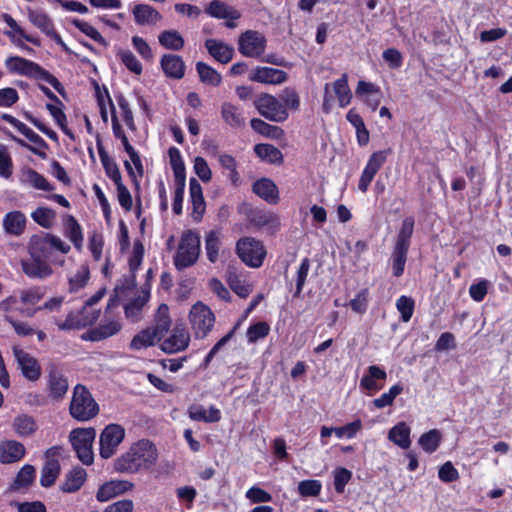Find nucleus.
<instances>
[{
    "label": "nucleus",
    "instance_id": "obj_64",
    "mask_svg": "<svg viewBox=\"0 0 512 512\" xmlns=\"http://www.w3.org/2000/svg\"><path fill=\"white\" fill-rule=\"evenodd\" d=\"M280 101L285 106L286 110H298L300 107V97L298 93L292 88H285L281 95Z\"/></svg>",
    "mask_w": 512,
    "mask_h": 512
},
{
    "label": "nucleus",
    "instance_id": "obj_47",
    "mask_svg": "<svg viewBox=\"0 0 512 512\" xmlns=\"http://www.w3.org/2000/svg\"><path fill=\"white\" fill-rule=\"evenodd\" d=\"M31 218L45 229L51 228L56 220V212L48 207H38L31 213Z\"/></svg>",
    "mask_w": 512,
    "mask_h": 512
},
{
    "label": "nucleus",
    "instance_id": "obj_57",
    "mask_svg": "<svg viewBox=\"0 0 512 512\" xmlns=\"http://www.w3.org/2000/svg\"><path fill=\"white\" fill-rule=\"evenodd\" d=\"M255 225L267 227L271 230H277L280 227V218L272 212H262L254 217Z\"/></svg>",
    "mask_w": 512,
    "mask_h": 512
},
{
    "label": "nucleus",
    "instance_id": "obj_23",
    "mask_svg": "<svg viewBox=\"0 0 512 512\" xmlns=\"http://www.w3.org/2000/svg\"><path fill=\"white\" fill-rule=\"evenodd\" d=\"M190 202L192 206L191 216L195 221H200L205 209V201L203 197L202 187L200 183L192 178L189 183Z\"/></svg>",
    "mask_w": 512,
    "mask_h": 512
},
{
    "label": "nucleus",
    "instance_id": "obj_11",
    "mask_svg": "<svg viewBox=\"0 0 512 512\" xmlns=\"http://www.w3.org/2000/svg\"><path fill=\"white\" fill-rule=\"evenodd\" d=\"M412 233L413 222L407 220L404 221L392 254L393 275L396 277H399L403 274L406 262V255Z\"/></svg>",
    "mask_w": 512,
    "mask_h": 512
},
{
    "label": "nucleus",
    "instance_id": "obj_39",
    "mask_svg": "<svg viewBox=\"0 0 512 512\" xmlns=\"http://www.w3.org/2000/svg\"><path fill=\"white\" fill-rule=\"evenodd\" d=\"M171 326V318L169 316V307L166 304H160L155 315L153 325L148 327L155 332L160 338L166 333Z\"/></svg>",
    "mask_w": 512,
    "mask_h": 512
},
{
    "label": "nucleus",
    "instance_id": "obj_43",
    "mask_svg": "<svg viewBox=\"0 0 512 512\" xmlns=\"http://www.w3.org/2000/svg\"><path fill=\"white\" fill-rule=\"evenodd\" d=\"M254 152L259 158L269 163L278 164L283 161L282 152L272 144H257Z\"/></svg>",
    "mask_w": 512,
    "mask_h": 512
},
{
    "label": "nucleus",
    "instance_id": "obj_30",
    "mask_svg": "<svg viewBox=\"0 0 512 512\" xmlns=\"http://www.w3.org/2000/svg\"><path fill=\"white\" fill-rule=\"evenodd\" d=\"M96 144L98 154L106 175L115 183V185H118V183H123L121 172L116 162L112 158H110V156L106 152L99 136H97Z\"/></svg>",
    "mask_w": 512,
    "mask_h": 512
},
{
    "label": "nucleus",
    "instance_id": "obj_9",
    "mask_svg": "<svg viewBox=\"0 0 512 512\" xmlns=\"http://www.w3.org/2000/svg\"><path fill=\"white\" fill-rule=\"evenodd\" d=\"M254 105L259 114L269 121L281 123L288 119L289 114L283 103L271 94H260Z\"/></svg>",
    "mask_w": 512,
    "mask_h": 512
},
{
    "label": "nucleus",
    "instance_id": "obj_14",
    "mask_svg": "<svg viewBox=\"0 0 512 512\" xmlns=\"http://www.w3.org/2000/svg\"><path fill=\"white\" fill-rule=\"evenodd\" d=\"M17 303L18 300L15 295H10L0 301V313L3 315V320L12 327L18 336H32L35 333V329L28 322L18 320L12 316V312L15 310Z\"/></svg>",
    "mask_w": 512,
    "mask_h": 512
},
{
    "label": "nucleus",
    "instance_id": "obj_62",
    "mask_svg": "<svg viewBox=\"0 0 512 512\" xmlns=\"http://www.w3.org/2000/svg\"><path fill=\"white\" fill-rule=\"evenodd\" d=\"M220 165L229 171V179L233 184H237L239 180V173L237 172L236 160L229 154H221L218 157Z\"/></svg>",
    "mask_w": 512,
    "mask_h": 512
},
{
    "label": "nucleus",
    "instance_id": "obj_31",
    "mask_svg": "<svg viewBox=\"0 0 512 512\" xmlns=\"http://www.w3.org/2000/svg\"><path fill=\"white\" fill-rule=\"evenodd\" d=\"M221 118L228 126L235 129L243 127L246 120L242 109L231 102L222 103Z\"/></svg>",
    "mask_w": 512,
    "mask_h": 512
},
{
    "label": "nucleus",
    "instance_id": "obj_49",
    "mask_svg": "<svg viewBox=\"0 0 512 512\" xmlns=\"http://www.w3.org/2000/svg\"><path fill=\"white\" fill-rule=\"evenodd\" d=\"M170 164L174 172L175 183L186 182L185 166L177 148L169 149Z\"/></svg>",
    "mask_w": 512,
    "mask_h": 512
},
{
    "label": "nucleus",
    "instance_id": "obj_42",
    "mask_svg": "<svg viewBox=\"0 0 512 512\" xmlns=\"http://www.w3.org/2000/svg\"><path fill=\"white\" fill-rule=\"evenodd\" d=\"M150 297V287L142 290L141 295L132 300L125 306L126 317L132 321L140 319V312L142 307L147 303Z\"/></svg>",
    "mask_w": 512,
    "mask_h": 512
},
{
    "label": "nucleus",
    "instance_id": "obj_13",
    "mask_svg": "<svg viewBox=\"0 0 512 512\" xmlns=\"http://www.w3.org/2000/svg\"><path fill=\"white\" fill-rule=\"evenodd\" d=\"M124 437L125 429L121 425L114 423L107 425L99 437L100 456L104 459L112 457Z\"/></svg>",
    "mask_w": 512,
    "mask_h": 512
},
{
    "label": "nucleus",
    "instance_id": "obj_50",
    "mask_svg": "<svg viewBox=\"0 0 512 512\" xmlns=\"http://www.w3.org/2000/svg\"><path fill=\"white\" fill-rule=\"evenodd\" d=\"M220 247V234L216 231L207 233L205 237V249L209 261L214 263L218 260Z\"/></svg>",
    "mask_w": 512,
    "mask_h": 512
},
{
    "label": "nucleus",
    "instance_id": "obj_58",
    "mask_svg": "<svg viewBox=\"0 0 512 512\" xmlns=\"http://www.w3.org/2000/svg\"><path fill=\"white\" fill-rule=\"evenodd\" d=\"M68 390V382L67 380L57 374H52L50 376V392L51 395L56 398H62Z\"/></svg>",
    "mask_w": 512,
    "mask_h": 512
},
{
    "label": "nucleus",
    "instance_id": "obj_4",
    "mask_svg": "<svg viewBox=\"0 0 512 512\" xmlns=\"http://www.w3.org/2000/svg\"><path fill=\"white\" fill-rule=\"evenodd\" d=\"M69 412L80 422L89 421L99 413V405L84 385L77 384L74 387Z\"/></svg>",
    "mask_w": 512,
    "mask_h": 512
},
{
    "label": "nucleus",
    "instance_id": "obj_51",
    "mask_svg": "<svg viewBox=\"0 0 512 512\" xmlns=\"http://www.w3.org/2000/svg\"><path fill=\"white\" fill-rule=\"evenodd\" d=\"M230 288L241 298H247L252 292V286L241 279L236 273L229 272L227 278Z\"/></svg>",
    "mask_w": 512,
    "mask_h": 512
},
{
    "label": "nucleus",
    "instance_id": "obj_12",
    "mask_svg": "<svg viewBox=\"0 0 512 512\" xmlns=\"http://www.w3.org/2000/svg\"><path fill=\"white\" fill-rule=\"evenodd\" d=\"M189 320L196 337L203 338L213 328L215 315L207 305L197 302L191 307Z\"/></svg>",
    "mask_w": 512,
    "mask_h": 512
},
{
    "label": "nucleus",
    "instance_id": "obj_8",
    "mask_svg": "<svg viewBox=\"0 0 512 512\" xmlns=\"http://www.w3.org/2000/svg\"><path fill=\"white\" fill-rule=\"evenodd\" d=\"M236 252L239 258L249 267L258 268L266 257V249L260 240L243 237L237 241Z\"/></svg>",
    "mask_w": 512,
    "mask_h": 512
},
{
    "label": "nucleus",
    "instance_id": "obj_34",
    "mask_svg": "<svg viewBox=\"0 0 512 512\" xmlns=\"http://www.w3.org/2000/svg\"><path fill=\"white\" fill-rule=\"evenodd\" d=\"M120 329V322L118 320L113 319L83 334L82 338L84 340L100 341L117 334L120 331Z\"/></svg>",
    "mask_w": 512,
    "mask_h": 512
},
{
    "label": "nucleus",
    "instance_id": "obj_45",
    "mask_svg": "<svg viewBox=\"0 0 512 512\" xmlns=\"http://www.w3.org/2000/svg\"><path fill=\"white\" fill-rule=\"evenodd\" d=\"M159 43L166 49L179 51L184 46V39L176 30H165L158 36Z\"/></svg>",
    "mask_w": 512,
    "mask_h": 512
},
{
    "label": "nucleus",
    "instance_id": "obj_40",
    "mask_svg": "<svg viewBox=\"0 0 512 512\" xmlns=\"http://www.w3.org/2000/svg\"><path fill=\"white\" fill-rule=\"evenodd\" d=\"M12 427L20 437L31 436L38 428L35 419L27 414L17 415L13 420Z\"/></svg>",
    "mask_w": 512,
    "mask_h": 512
},
{
    "label": "nucleus",
    "instance_id": "obj_25",
    "mask_svg": "<svg viewBox=\"0 0 512 512\" xmlns=\"http://www.w3.org/2000/svg\"><path fill=\"white\" fill-rule=\"evenodd\" d=\"M205 13L216 19L238 20L241 13L221 0H213L205 8Z\"/></svg>",
    "mask_w": 512,
    "mask_h": 512
},
{
    "label": "nucleus",
    "instance_id": "obj_55",
    "mask_svg": "<svg viewBox=\"0 0 512 512\" xmlns=\"http://www.w3.org/2000/svg\"><path fill=\"white\" fill-rule=\"evenodd\" d=\"M117 57L125 65V67L132 73H135L137 75L142 73V64L130 50H119L117 52Z\"/></svg>",
    "mask_w": 512,
    "mask_h": 512
},
{
    "label": "nucleus",
    "instance_id": "obj_33",
    "mask_svg": "<svg viewBox=\"0 0 512 512\" xmlns=\"http://www.w3.org/2000/svg\"><path fill=\"white\" fill-rule=\"evenodd\" d=\"M56 448H50L46 452L47 460L42 468L40 484L43 487H50L54 484L60 472V464L58 460L50 458V454H54Z\"/></svg>",
    "mask_w": 512,
    "mask_h": 512
},
{
    "label": "nucleus",
    "instance_id": "obj_26",
    "mask_svg": "<svg viewBox=\"0 0 512 512\" xmlns=\"http://www.w3.org/2000/svg\"><path fill=\"white\" fill-rule=\"evenodd\" d=\"M132 488V484L125 480H112L103 484L97 491V499L101 502L110 500Z\"/></svg>",
    "mask_w": 512,
    "mask_h": 512
},
{
    "label": "nucleus",
    "instance_id": "obj_15",
    "mask_svg": "<svg viewBox=\"0 0 512 512\" xmlns=\"http://www.w3.org/2000/svg\"><path fill=\"white\" fill-rule=\"evenodd\" d=\"M266 38L259 31L247 30L238 38V50L245 57L259 58L265 51Z\"/></svg>",
    "mask_w": 512,
    "mask_h": 512
},
{
    "label": "nucleus",
    "instance_id": "obj_38",
    "mask_svg": "<svg viewBox=\"0 0 512 512\" xmlns=\"http://www.w3.org/2000/svg\"><path fill=\"white\" fill-rule=\"evenodd\" d=\"M63 226L64 235L80 250L83 245V233L78 221L74 216L67 215L63 219Z\"/></svg>",
    "mask_w": 512,
    "mask_h": 512
},
{
    "label": "nucleus",
    "instance_id": "obj_1",
    "mask_svg": "<svg viewBox=\"0 0 512 512\" xmlns=\"http://www.w3.org/2000/svg\"><path fill=\"white\" fill-rule=\"evenodd\" d=\"M70 250V245L54 234H34L28 242L29 258L21 260L22 271L31 279H47L53 274L52 265L63 266Z\"/></svg>",
    "mask_w": 512,
    "mask_h": 512
},
{
    "label": "nucleus",
    "instance_id": "obj_53",
    "mask_svg": "<svg viewBox=\"0 0 512 512\" xmlns=\"http://www.w3.org/2000/svg\"><path fill=\"white\" fill-rule=\"evenodd\" d=\"M35 479V468L32 465H24L18 472L13 484L14 490L27 488Z\"/></svg>",
    "mask_w": 512,
    "mask_h": 512
},
{
    "label": "nucleus",
    "instance_id": "obj_29",
    "mask_svg": "<svg viewBox=\"0 0 512 512\" xmlns=\"http://www.w3.org/2000/svg\"><path fill=\"white\" fill-rule=\"evenodd\" d=\"M253 192L269 204H277L279 202L278 187L268 178L257 180L253 184Z\"/></svg>",
    "mask_w": 512,
    "mask_h": 512
},
{
    "label": "nucleus",
    "instance_id": "obj_41",
    "mask_svg": "<svg viewBox=\"0 0 512 512\" xmlns=\"http://www.w3.org/2000/svg\"><path fill=\"white\" fill-rule=\"evenodd\" d=\"M160 340L161 338L155 332L149 328H146L133 337L130 343V348L134 350L147 349L155 345V343Z\"/></svg>",
    "mask_w": 512,
    "mask_h": 512
},
{
    "label": "nucleus",
    "instance_id": "obj_19",
    "mask_svg": "<svg viewBox=\"0 0 512 512\" xmlns=\"http://www.w3.org/2000/svg\"><path fill=\"white\" fill-rule=\"evenodd\" d=\"M190 343V333L183 325H175L171 334L166 338L161 349L163 352H182Z\"/></svg>",
    "mask_w": 512,
    "mask_h": 512
},
{
    "label": "nucleus",
    "instance_id": "obj_54",
    "mask_svg": "<svg viewBox=\"0 0 512 512\" xmlns=\"http://www.w3.org/2000/svg\"><path fill=\"white\" fill-rule=\"evenodd\" d=\"M250 125L254 131L267 137H278L283 133L280 127L268 124L259 118H253Z\"/></svg>",
    "mask_w": 512,
    "mask_h": 512
},
{
    "label": "nucleus",
    "instance_id": "obj_5",
    "mask_svg": "<svg viewBox=\"0 0 512 512\" xmlns=\"http://www.w3.org/2000/svg\"><path fill=\"white\" fill-rule=\"evenodd\" d=\"M200 253V238L192 232L186 231L183 233L177 253L174 257V265L178 270L185 269L193 265Z\"/></svg>",
    "mask_w": 512,
    "mask_h": 512
},
{
    "label": "nucleus",
    "instance_id": "obj_22",
    "mask_svg": "<svg viewBox=\"0 0 512 512\" xmlns=\"http://www.w3.org/2000/svg\"><path fill=\"white\" fill-rule=\"evenodd\" d=\"M205 48L216 61L222 64L229 63L234 56V48L221 40L207 39Z\"/></svg>",
    "mask_w": 512,
    "mask_h": 512
},
{
    "label": "nucleus",
    "instance_id": "obj_7",
    "mask_svg": "<svg viewBox=\"0 0 512 512\" xmlns=\"http://www.w3.org/2000/svg\"><path fill=\"white\" fill-rule=\"evenodd\" d=\"M100 317V310L83 305L81 309L70 311L64 320L55 318L59 330L81 329L94 324Z\"/></svg>",
    "mask_w": 512,
    "mask_h": 512
},
{
    "label": "nucleus",
    "instance_id": "obj_6",
    "mask_svg": "<svg viewBox=\"0 0 512 512\" xmlns=\"http://www.w3.org/2000/svg\"><path fill=\"white\" fill-rule=\"evenodd\" d=\"M96 436L94 428H76L69 434V441L78 459L84 465H91L94 460L92 444Z\"/></svg>",
    "mask_w": 512,
    "mask_h": 512
},
{
    "label": "nucleus",
    "instance_id": "obj_52",
    "mask_svg": "<svg viewBox=\"0 0 512 512\" xmlns=\"http://www.w3.org/2000/svg\"><path fill=\"white\" fill-rule=\"evenodd\" d=\"M14 165L10 151L0 143V177L10 179L13 175Z\"/></svg>",
    "mask_w": 512,
    "mask_h": 512
},
{
    "label": "nucleus",
    "instance_id": "obj_60",
    "mask_svg": "<svg viewBox=\"0 0 512 512\" xmlns=\"http://www.w3.org/2000/svg\"><path fill=\"white\" fill-rule=\"evenodd\" d=\"M322 484L318 480H303L298 484V492L303 497H315L321 492Z\"/></svg>",
    "mask_w": 512,
    "mask_h": 512
},
{
    "label": "nucleus",
    "instance_id": "obj_48",
    "mask_svg": "<svg viewBox=\"0 0 512 512\" xmlns=\"http://www.w3.org/2000/svg\"><path fill=\"white\" fill-rule=\"evenodd\" d=\"M86 479V471L77 467L74 468L67 476L65 483L63 484V491L65 492H75L83 485Z\"/></svg>",
    "mask_w": 512,
    "mask_h": 512
},
{
    "label": "nucleus",
    "instance_id": "obj_46",
    "mask_svg": "<svg viewBox=\"0 0 512 512\" xmlns=\"http://www.w3.org/2000/svg\"><path fill=\"white\" fill-rule=\"evenodd\" d=\"M442 440L441 432L437 429H432L418 438V445L428 453L435 452Z\"/></svg>",
    "mask_w": 512,
    "mask_h": 512
},
{
    "label": "nucleus",
    "instance_id": "obj_37",
    "mask_svg": "<svg viewBox=\"0 0 512 512\" xmlns=\"http://www.w3.org/2000/svg\"><path fill=\"white\" fill-rule=\"evenodd\" d=\"M411 428L405 422L393 426L388 432V439L402 449L411 446Z\"/></svg>",
    "mask_w": 512,
    "mask_h": 512
},
{
    "label": "nucleus",
    "instance_id": "obj_27",
    "mask_svg": "<svg viewBox=\"0 0 512 512\" xmlns=\"http://www.w3.org/2000/svg\"><path fill=\"white\" fill-rule=\"evenodd\" d=\"M27 218L21 211L8 212L3 218L4 231L12 236H20L26 228Z\"/></svg>",
    "mask_w": 512,
    "mask_h": 512
},
{
    "label": "nucleus",
    "instance_id": "obj_28",
    "mask_svg": "<svg viewBox=\"0 0 512 512\" xmlns=\"http://www.w3.org/2000/svg\"><path fill=\"white\" fill-rule=\"evenodd\" d=\"M25 456V447L15 440H8L0 444V462L10 464L21 460Z\"/></svg>",
    "mask_w": 512,
    "mask_h": 512
},
{
    "label": "nucleus",
    "instance_id": "obj_56",
    "mask_svg": "<svg viewBox=\"0 0 512 512\" xmlns=\"http://www.w3.org/2000/svg\"><path fill=\"white\" fill-rule=\"evenodd\" d=\"M72 24L77 27L81 32H83L85 35H87L92 40L96 41L97 43L107 46L108 43L105 40V38L99 33V31L94 28L92 25H90L88 22H85L83 20L79 19H73Z\"/></svg>",
    "mask_w": 512,
    "mask_h": 512
},
{
    "label": "nucleus",
    "instance_id": "obj_24",
    "mask_svg": "<svg viewBox=\"0 0 512 512\" xmlns=\"http://www.w3.org/2000/svg\"><path fill=\"white\" fill-rule=\"evenodd\" d=\"M134 21L137 25H156L161 19L162 15L151 5L137 4L132 9Z\"/></svg>",
    "mask_w": 512,
    "mask_h": 512
},
{
    "label": "nucleus",
    "instance_id": "obj_20",
    "mask_svg": "<svg viewBox=\"0 0 512 512\" xmlns=\"http://www.w3.org/2000/svg\"><path fill=\"white\" fill-rule=\"evenodd\" d=\"M19 182L23 186H27L36 190L53 191L52 185L42 174L29 166H23L19 172Z\"/></svg>",
    "mask_w": 512,
    "mask_h": 512
},
{
    "label": "nucleus",
    "instance_id": "obj_2",
    "mask_svg": "<svg viewBox=\"0 0 512 512\" xmlns=\"http://www.w3.org/2000/svg\"><path fill=\"white\" fill-rule=\"evenodd\" d=\"M157 458L156 446L148 440H141L116 460L115 469L119 472L136 473L150 469L155 465Z\"/></svg>",
    "mask_w": 512,
    "mask_h": 512
},
{
    "label": "nucleus",
    "instance_id": "obj_59",
    "mask_svg": "<svg viewBox=\"0 0 512 512\" xmlns=\"http://www.w3.org/2000/svg\"><path fill=\"white\" fill-rule=\"evenodd\" d=\"M89 279V269L87 266H80L76 273L69 278L70 291H78L83 288Z\"/></svg>",
    "mask_w": 512,
    "mask_h": 512
},
{
    "label": "nucleus",
    "instance_id": "obj_18",
    "mask_svg": "<svg viewBox=\"0 0 512 512\" xmlns=\"http://www.w3.org/2000/svg\"><path fill=\"white\" fill-rule=\"evenodd\" d=\"M389 153H390V149H387V150L377 151L370 156V158L361 174L360 180H359V184H358L359 190H361L362 192L367 191L375 174L378 172V170L384 164V162L386 161L387 155Z\"/></svg>",
    "mask_w": 512,
    "mask_h": 512
},
{
    "label": "nucleus",
    "instance_id": "obj_3",
    "mask_svg": "<svg viewBox=\"0 0 512 512\" xmlns=\"http://www.w3.org/2000/svg\"><path fill=\"white\" fill-rule=\"evenodd\" d=\"M5 66L12 74L26 76L35 80H43L60 94L64 91L63 85L59 80L36 62L20 56H11L5 60Z\"/></svg>",
    "mask_w": 512,
    "mask_h": 512
},
{
    "label": "nucleus",
    "instance_id": "obj_10",
    "mask_svg": "<svg viewBox=\"0 0 512 512\" xmlns=\"http://www.w3.org/2000/svg\"><path fill=\"white\" fill-rule=\"evenodd\" d=\"M331 88L337 97L340 107H346L352 100V92L348 85V76L347 74H343L332 84L326 83L324 85L322 110L325 114H329L332 109L333 97L330 93Z\"/></svg>",
    "mask_w": 512,
    "mask_h": 512
},
{
    "label": "nucleus",
    "instance_id": "obj_63",
    "mask_svg": "<svg viewBox=\"0 0 512 512\" xmlns=\"http://www.w3.org/2000/svg\"><path fill=\"white\" fill-rule=\"evenodd\" d=\"M397 310L401 314V319L404 322H408L414 311V300L410 297L401 296L396 301Z\"/></svg>",
    "mask_w": 512,
    "mask_h": 512
},
{
    "label": "nucleus",
    "instance_id": "obj_17",
    "mask_svg": "<svg viewBox=\"0 0 512 512\" xmlns=\"http://www.w3.org/2000/svg\"><path fill=\"white\" fill-rule=\"evenodd\" d=\"M28 19L41 32L61 46L65 52H70V49L62 40L61 36L55 31L52 19L45 12L29 9Z\"/></svg>",
    "mask_w": 512,
    "mask_h": 512
},
{
    "label": "nucleus",
    "instance_id": "obj_35",
    "mask_svg": "<svg viewBox=\"0 0 512 512\" xmlns=\"http://www.w3.org/2000/svg\"><path fill=\"white\" fill-rule=\"evenodd\" d=\"M160 64L168 77L181 79L185 74V64L178 55L166 54L161 58Z\"/></svg>",
    "mask_w": 512,
    "mask_h": 512
},
{
    "label": "nucleus",
    "instance_id": "obj_44",
    "mask_svg": "<svg viewBox=\"0 0 512 512\" xmlns=\"http://www.w3.org/2000/svg\"><path fill=\"white\" fill-rule=\"evenodd\" d=\"M196 70L201 82L211 86H219L222 81V76L213 67L204 62H197Z\"/></svg>",
    "mask_w": 512,
    "mask_h": 512
},
{
    "label": "nucleus",
    "instance_id": "obj_32",
    "mask_svg": "<svg viewBox=\"0 0 512 512\" xmlns=\"http://www.w3.org/2000/svg\"><path fill=\"white\" fill-rule=\"evenodd\" d=\"M18 367L25 378L36 381L41 376V366L31 354H15Z\"/></svg>",
    "mask_w": 512,
    "mask_h": 512
},
{
    "label": "nucleus",
    "instance_id": "obj_61",
    "mask_svg": "<svg viewBox=\"0 0 512 512\" xmlns=\"http://www.w3.org/2000/svg\"><path fill=\"white\" fill-rule=\"evenodd\" d=\"M269 331L270 326L266 322H257L247 329V339L249 342L254 343L260 339L265 338Z\"/></svg>",
    "mask_w": 512,
    "mask_h": 512
},
{
    "label": "nucleus",
    "instance_id": "obj_36",
    "mask_svg": "<svg viewBox=\"0 0 512 512\" xmlns=\"http://www.w3.org/2000/svg\"><path fill=\"white\" fill-rule=\"evenodd\" d=\"M385 379L386 372L380 367L372 365L368 368V373L361 379L360 385L370 393H373L383 387Z\"/></svg>",
    "mask_w": 512,
    "mask_h": 512
},
{
    "label": "nucleus",
    "instance_id": "obj_21",
    "mask_svg": "<svg viewBox=\"0 0 512 512\" xmlns=\"http://www.w3.org/2000/svg\"><path fill=\"white\" fill-rule=\"evenodd\" d=\"M287 73L283 70L271 67H257L252 71L249 79L253 82L279 85L287 80Z\"/></svg>",
    "mask_w": 512,
    "mask_h": 512
},
{
    "label": "nucleus",
    "instance_id": "obj_16",
    "mask_svg": "<svg viewBox=\"0 0 512 512\" xmlns=\"http://www.w3.org/2000/svg\"><path fill=\"white\" fill-rule=\"evenodd\" d=\"M15 296L17 299L19 298V301L22 304V307H15V310L25 317H34L39 311V306H37V304L43 299L44 290L39 286H33L30 288L20 289L18 291V296Z\"/></svg>",
    "mask_w": 512,
    "mask_h": 512
}]
</instances>
